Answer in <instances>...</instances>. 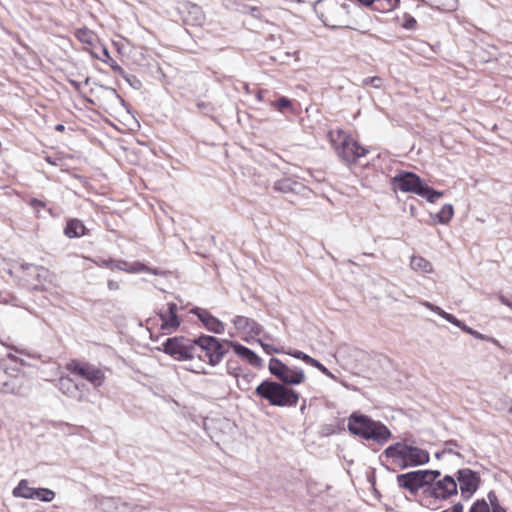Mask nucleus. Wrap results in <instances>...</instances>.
I'll return each instance as SVG.
<instances>
[{
  "instance_id": "nucleus-1",
  "label": "nucleus",
  "mask_w": 512,
  "mask_h": 512,
  "mask_svg": "<svg viewBox=\"0 0 512 512\" xmlns=\"http://www.w3.org/2000/svg\"><path fill=\"white\" fill-rule=\"evenodd\" d=\"M382 456L390 462L391 465L399 469H407L423 465L429 462L428 451L409 445L406 442H397L388 446L382 453Z\"/></svg>"
},
{
  "instance_id": "nucleus-2",
  "label": "nucleus",
  "mask_w": 512,
  "mask_h": 512,
  "mask_svg": "<svg viewBox=\"0 0 512 512\" xmlns=\"http://www.w3.org/2000/svg\"><path fill=\"white\" fill-rule=\"evenodd\" d=\"M348 430L366 440L383 444L391 437L390 430L380 421H375L359 412H353L348 418Z\"/></svg>"
},
{
  "instance_id": "nucleus-3",
  "label": "nucleus",
  "mask_w": 512,
  "mask_h": 512,
  "mask_svg": "<svg viewBox=\"0 0 512 512\" xmlns=\"http://www.w3.org/2000/svg\"><path fill=\"white\" fill-rule=\"evenodd\" d=\"M3 271L19 285L28 289H40L48 276V270L44 267L17 260L5 263Z\"/></svg>"
},
{
  "instance_id": "nucleus-4",
  "label": "nucleus",
  "mask_w": 512,
  "mask_h": 512,
  "mask_svg": "<svg viewBox=\"0 0 512 512\" xmlns=\"http://www.w3.org/2000/svg\"><path fill=\"white\" fill-rule=\"evenodd\" d=\"M255 394L269 402L272 406L293 407L299 400V394L291 388L273 382L263 381L255 389Z\"/></svg>"
},
{
  "instance_id": "nucleus-5",
  "label": "nucleus",
  "mask_w": 512,
  "mask_h": 512,
  "mask_svg": "<svg viewBox=\"0 0 512 512\" xmlns=\"http://www.w3.org/2000/svg\"><path fill=\"white\" fill-rule=\"evenodd\" d=\"M392 184L395 189L405 193H414L425 197L428 202L435 203L443 196V192L436 191L424 184L419 176L412 172H400L392 178Z\"/></svg>"
},
{
  "instance_id": "nucleus-6",
  "label": "nucleus",
  "mask_w": 512,
  "mask_h": 512,
  "mask_svg": "<svg viewBox=\"0 0 512 512\" xmlns=\"http://www.w3.org/2000/svg\"><path fill=\"white\" fill-rule=\"evenodd\" d=\"M0 392L25 397L30 392V383L17 368L9 367L5 360H0Z\"/></svg>"
},
{
  "instance_id": "nucleus-7",
  "label": "nucleus",
  "mask_w": 512,
  "mask_h": 512,
  "mask_svg": "<svg viewBox=\"0 0 512 512\" xmlns=\"http://www.w3.org/2000/svg\"><path fill=\"white\" fill-rule=\"evenodd\" d=\"M181 307L176 303L169 302L159 308L154 318L149 319L152 327H158L163 335L174 333L181 325L179 312Z\"/></svg>"
},
{
  "instance_id": "nucleus-8",
  "label": "nucleus",
  "mask_w": 512,
  "mask_h": 512,
  "mask_svg": "<svg viewBox=\"0 0 512 512\" xmlns=\"http://www.w3.org/2000/svg\"><path fill=\"white\" fill-rule=\"evenodd\" d=\"M162 351L173 359L185 361L195 357L196 339H189L183 336L167 338L162 343Z\"/></svg>"
},
{
  "instance_id": "nucleus-9",
  "label": "nucleus",
  "mask_w": 512,
  "mask_h": 512,
  "mask_svg": "<svg viewBox=\"0 0 512 512\" xmlns=\"http://www.w3.org/2000/svg\"><path fill=\"white\" fill-rule=\"evenodd\" d=\"M198 349L195 356L201 361L208 360L211 366L219 364L225 354L222 344L213 336H201L196 339Z\"/></svg>"
},
{
  "instance_id": "nucleus-10",
  "label": "nucleus",
  "mask_w": 512,
  "mask_h": 512,
  "mask_svg": "<svg viewBox=\"0 0 512 512\" xmlns=\"http://www.w3.org/2000/svg\"><path fill=\"white\" fill-rule=\"evenodd\" d=\"M440 476L438 470H417L400 474L396 477L399 487L416 493L423 486L430 484Z\"/></svg>"
},
{
  "instance_id": "nucleus-11",
  "label": "nucleus",
  "mask_w": 512,
  "mask_h": 512,
  "mask_svg": "<svg viewBox=\"0 0 512 512\" xmlns=\"http://www.w3.org/2000/svg\"><path fill=\"white\" fill-rule=\"evenodd\" d=\"M67 369L87 380L94 388L101 387L106 380V370L88 362L72 361Z\"/></svg>"
},
{
  "instance_id": "nucleus-12",
  "label": "nucleus",
  "mask_w": 512,
  "mask_h": 512,
  "mask_svg": "<svg viewBox=\"0 0 512 512\" xmlns=\"http://www.w3.org/2000/svg\"><path fill=\"white\" fill-rule=\"evenodd\" d=\"M269 371L280 381L289 385H298L305 379V373L303 369L296 366H288L277 358L270 359Z\"/></svg>"
},
{
  "instance_id": "nucleus-13",
  "label": "nucleus",
  "mask_w": 512,
  "mask_h": 512,
  "mask_svg": "<svg viewBox=\"0 0 512 512\" xmlns=\"http://www.w3.org/2000/svg\"><path fill=\"white\" fill-rule=\"evenodd\" d=\"M332 141L334 143L336 142L335 139ZM337 141L340 142V146L336 147L337 153L347 163L355 162L358 158L365 156L368 152L351 136L342 131L338 132Z\"/></svg>"
},
{
  "instance_id": "nucleus-14",
  "label": "nucleus",
  "mask_w": 512,
  "mask_h": 512,
  "mask_svg": "<svg viewBox=\"0 0 512 512\" xmlns=\"http://www.w3.org/2000/svg\"><path fill=\"white\" fill-rule=\"evenodd\" d=\"M456 479L464 500L470 499L480 485L479 474L469 468L459 469L456 472Z\"/></svg>"
},
{
  "instance_id": "nucleus-15",
  "label": "nucleus",
  "mask_w": 512,
  "mask_h": 512,
  "mask_svg": "<svg viewBox=\"0 0 512 512\" xmlns=\"http://www.w3.org/2000/svg\"><path fill=\"white\" fill-rule=\"evenodd\" d=\"M430 495L437 500H448L458 493V484L456 479L450 475L442 479H436L430 483Z\"/></svg>"
},
{
  "instance_id": "nucleus-16",
  "label": "nucleus",
  "mask_w": 512,
  "mask_h": 512,
  "mask_svg": "<svg viewBox=\"0 0 512 512\" xmlns=\"http://www.w3.org/2000/svg\"><path fill=\"white\" fill-rule=\"evenodd\" d=\"M191 313L196 315L202 324L211 332L221 334L225 330L224 324L214 317L210 312L205 309L196 307L191 309Z\"/></svg>"
},
{
  "instance_id": "nucleus-17",
  "label": "nucleus",
  "mask_w": 512,
  "mask_h": 512,
  "mask_svg": "<svg viewBox=\"0 0 512 512\" xmlns=\"http://www.w3.org/2000/svg\"><path fill=\"white\" fill-rule=\"evenodd\" d=\"M114 268L117 270H120V271H125L127 273L147 272V273H151L153 275H164L165 274L164 271H162L160 269H156V268H153V269L149 268L148 266H146L145 264H143L139 261L128 262L125 260H115Z\"/></svg>"
},
{
  "instance_id": "nucleus-18",
  "label": "nucleus",
  "mask_w": 512,
  "mask_h": 512,
  "mask_svg": "<svg viewBox=\"0 0 512 512\" xmlns=\"http://www.w3.org/2000/svg\"><path fill=\"white\" fill-rule=\"evenodd\" d=\"M233 324L238 331L246 333L252 337L259 336L262 333V326L255 320L245 316H236L233 319Z\"/></svg>"
},
{
  "instance_id": "nucleus-19",
  "label": "nucleus",
  "mask_w": 512,
  "mask_h": 512,
  "mask_svg": "<svg viewBox=\"0 0 512 512\" xmlns=\"http://www.w3.org/2000/svg\"><path fill=\"white\" fill-rule=\"evenodd\" d=\"M14 350L20 356L13 353H9L8 358L11 361L19 363L22 366H33L34 364L30 360H39L41 358L40 354L34 351H29L25 348H14Z\"/></svg>"
},
{
  "instance_id": "nucleus-20",
  "label": "nucleus",
  "mask_w": 512,
  "mask_h": 512,
  "mask_svg": "<svg viewBox=\"0 0 512 512\" xmlns=\"http://www.w3.org/2000/svg\"><path fill=\"white\" fill-rule=\"evenodd\" d=\"M186 10L185 21L193 26H201L205 22V14L202 8L194 3H187L184 6Z\"/></svg>"
},
{
  "instance_id": "nucleus-21",
  "label": "nucleus",
  "mask_w": 512,
  "mask_h": 512,
  "mask_svg": "<svg viewBox=\"0 0 512 512\" xmlns=\"http://www.w3.org/2000/svg\"><path fill=\"white\" fill-rule=\"evenodd\" d=\"M230 345L235 354L246 360L249 364L256 367L261 365V358L251 349L235 342H230Z\"/></svg>"
},
{
  "instance_id": "nucleus-22",
  "label": "nucleus",
  "mask_w": 512,
  "mask_h": 512,
  "mask_svg": "<svg viewBox=\"0 0 512 512\" xmlns=\"http://www.w3.org/2000/svg\"><path fill=\"white\" fill-rule=\"evenodd\" d=\"M410 268L417 273L429 274L434 271L433 265L426 258L414 255L410 259Z\"/></svg>"
},
{
  "instance_id": "nucleus-23",
  "label": "nucleus",
  "mask_w": 512,
  "mask_h": 512,
  "mask_svg": "<svg viewBox=\"0 0 512 512\" xmlns=\"http://www.w3.org/2000/svg\"><path fill=\"white\" fill-rule=\"evenodd\" d=\"M85 226L78 219H72L67 222L66 227L64 229V234L68 238H78L85 234Z\"/></svg>"
},
{
  "instance_id": "nucleus-24",
  "label": "nucleus",
  "mask_w": 512,
  "mask_h": 512,
  "mask_svg": "<svg viewBox=\"0 0 512 512\" xmlns=\"http://www.w3.org/2000/svg\"><path fill=\"white\" fill-rule=\"evenodd\" d=\"M34 487L29 485L28 480L22 479L19 481L18 485L13 489L12 494L14 497L24 498V499H34L35 493Z\"/></svg>"
},
{
  "instance_id": "nucleus-25",
  "label": "nucleus",
  "mask_w": 512,
  "mask_h": 512,
  "mask_svg": "<svg viewBox=\"0 0 512 512\" xmlns=\"http://www.w3.org/2000/svg\"><path fill=\"white\" fill-rule=\"evenodd\" d=\"M75 36L81 43L87 44L92 48H96V45L99 44L97 35L87 28H80L76 30Z\"/></svg>"
},
{
  "instance_id": "nucleus-26",
  "label": "nucleus",
  "mask_w": 512,
  "mask_h": 512,
  "mask_svg": "<svg viewBox=\"0 0 512 512\" xmlns=\"http://www.w3.org/2000/svg\"><path fill=\"white\" fill-rule=\"evenodd\" d=\"M59 390L67 396H75L77 392V385L69 377H62L58 381Z\"/></svg>"
},
{
  "instance_id": "nucleus-27",
  "label": "nucleus",
  "mask_w": 512,
  "mask_h": 512,
  "mask_svg": "<svg viewBox=\"0 0 512 512\" xmlns=\"http://www.w3.org/2000/svg\"><path fill=\"white\" fill-rule=\"evenodd\" d=\"M431 7L441 11L452 12L456 10L458 0H427Z\"/></svg>"
},
{
  "instance_id": "nucleus-28",
  "label": "nucleus",
  "mask_w": 512,
  "mask_h": 512,
  "mask_svg": "<svg viewBox=\"0 0 512 512\" xmlns=\"http://www.w3.org/2000/svg\"><path fill=\"white\" fill-rule=\"evenodd\" d=\"M299 184L291 178H283L275 182L274 188L283 193L296 191Z\"/></svg>"
},
{
  "instance_id": "nucleus-29",
  "label": "nucleus",
  "mask_w": 512,
  "mask_h": 512,
  "mask_svg": "<svg viewBox=\"0 0 512 512\" xmlns=\"http://www.w3.org/2000/svg\"><path fill=\"white\" fill-rule=\"evenodd\" d=\"M399 0H375L373 9L380 12H389L397 8Z\"/></svg>"
},
{
  "instance_id": "nucleus-30",
  "label": "nucleus",
  "mask_w": 512,
  "mask_h": 512,
  "mask_svg": "<svg viewBox=\"0 0 512 512\" xmlns=\"http://www.w3.org/2000/svg\"><path fill=\"white\" fill-rule=\"evenodd\" d=\"M454 215V209L451 204H445L437 213L436 218L439 223L447 224Z\"/></svg>"
},
{
  "instance_id": "nucleus-31",
  "label": "nucleus",
  "mask_w": 512,
  "mask_h": 512,
  "mask_svg": "<svg viewBox=\"0 0 512 512\" xmlns=\"http://www.w3.org/2000/svg\"><path fill=\"white\" fill-rule=\"evenodd\" d=\"M91 54L103 63H109V61H111L107 47L102 44H97L96 48H93V51H91Z\"/></svg>"
},
{
  "instance_id": "nucleus-32",
  "label": "nucleus",
  "mask_w": 512,
  "mask_h": 512,
  "mask_svg": "<svg viewBox=\"0 0 512 512\" xmlns=\"http://www.w3.org/2000/svg\"><path fill=\"white\" fill-rule=\"evenodd\" d=\"M55 498V492L48 488H36L34 499L42 502H51Z\"/></svg>"
},
{
  "instance_id": "nucleus-33",
  "label": "nucleus",
  "mask_w": 512,
  "mask_h": 512,
  "mask_svg": "<svg viewBox=\"0 0 512 512\" xmlns=\"http://www.w3.org/2000/svg\"><path fill=\"white\" fill-rule=\"evenodd\" d=\"M458 449H459V445L457 444V442L448 441V442H445L443 449H442V453L454 454L458 457H462V455L460 454Z\"/></svg>"
},
{
  "instance_id": "nucleus-34",
  "label": "nucleus",
  "mask_w": 512,
  "mask_h": 512,
  "mask_svg": "<svg viewBox=\"0 0 512 512\" xmlns=\"http://www.w3.org/2000/svg\"><path fill=\"white\" fill-rule=\"evenodd\" d=\"M469 512H491L489 504L484 500H477L470 507Z\"/></svg>"
},
{
  "instance_id": "nucleus-35",
  "label": "nucleus",
  "mask_w": 512,
  "mask_h": 512,
  "mask_svg": "<svg viewBox=\"0 0 512 512\" xmlns=\"http://www.w3.org/2000/svg\"><path fill=\"white\" fill-rule=\"evenodd\" d=\"M288 354L293 356L294 358H297V359H300V360L304 361L308 365H312L313 362L315 361L314 358H312L311 356H309V355H307L304 352L299 351V350L289 351Z\"/></svg>"
},
{
  "instance_id": "nucleus-36",
  "label": "nucleus",
  "mask_w": 512,
  "mask_h": 512,
  "mask_svg": "<svg viewBox=\"0 0 512 512\" xmlns=\"http://www.w3.org/2000/svg\"><path fill=\"white\" fill-rule=\"evenodd\" d=\"M382 83V78L378 76L367 77L362 80V86H372L377 89L381 88Z\"/></svg>"
},
{
  "instance_id": "nucleus-37",
  "label": "nucleus",
  "mask_w": 512,
  "mask_h": 512,
  "mask_svg": "<svg viewBox=\"0 0 512 512\" xmlns=\"http://www.w3.org/2000/svg\"><path fill=\"white\" fill-rule=\"evenodd\" d=\"M403 19H404V21L402 23L403 28H405L407 30H414L416 28L417 21L413 16L405 13L403 16Z\"/></svg>"
},
{
  "instance_id": "nucleus-38",
  "label": "nucleus",
  "mask_w": 512,
  "mask_h": 512,
  "mask_svg": "<svg viewBox=\"0 0 512 512\" xmlns=\"http://www.w3.org/2000/svg\"><path fill=\"white\" fill-rule=\"evenodd\" d=\"M272 106L280 112L291 106V101L286 97H281L279 100L272 102Z\"/></svg>"
},
{
  "instance_id": "nucleus-39",
  "label": "nucleus",
  "mask_w": 512,
  "mask_h": 512,
  "mask_svg": "<svg viewBox=\"0 0 512 512\" xmlns=\"http://www.w3.org/2000/svg\"><path fill=\"white\" fill-rule=\"evenodd\" d=\"M444 319L451 324L459 327L462 331L464 330L466 324L462 322L461 320L457 319L454 315L450 313H444Z\"/></svg>"
},
{
  "instance_id": "nucleus-40",
  "label": "nucleus",
  "mask_w": 512,
  "mask_h": 512,
  "mask_svg": "<svg viewBox=\"0 0 512 512\" xmlns=\"http://www.w3.org/2000/svg\"><path fill=\"white\" fill-rule=\"evenodd\" d=\"M463 331H464V332H466V333H468V334H470L471 336H473V337H474V338H476V339H480V340H489V337H488V336H486V335H484V334H482V333H480V332H478V331H476V330L472 329L471 327H469V326H467V325L465 326V328H464V330H463Z\"/></svg>"
},
{
  "instance_id": "nucleus-41",
  "label": "nucleus",
  "mask_w": 512,
  "mask_h": 512,
  "mask_svg": "<svg viewBox=\"0 0 512 512\" xmlns=\"http://www.w3.org/2000/svg\"><path fill=\"white\" fill-rule=\"evenodd\" d=\"M423 306L426 307L427 309L437 313L439 316H441L442 318H444V313H446L443 309H441L440 307L430 303V302H423Z\"/></svg>"
},
{
  "instance_id": "nucleus-42",
  "label": "nucleus",
  "mask_w": 512,
  "mask_h": 512,
  "mask_svg": "<svg viewBox=\"0 0 512 512\" xmlns=\"http://www.w3.org/2000/svg\"><path fill=\"white\" fill-rule=\"evenodd\" d=\"M487 498L489 500V507L491 506V509L493 510L494 508L500 506V503L498 501V498H497V495L494 491H490L488 494H487Z\"/></svg>"
},
{
  "instance_id": "nucleus-43",
  "label": "nucleus",
  "mask_w": 512,
  "mask_h": 512,
  "mask_svg": "<svg viewBox=\"0 0 512 512\" xmlns=\"http://www.w3.org/2000/svg\"><path fill=\"white\" fill-rule=\"evenodd\" d=\"M463 510H464L463 504L460 502H457L454 505H452L450 508L445 509L441 512H463Z\"/></svg>"
},
{
  "instance_id": "nucleus-44",
  "label": "nucleus",
  "mask_w": 512,
  "mask_h": 512,
  "mask_svg": "<svg viewBox=\"0 0 512 512\" xmlns=\"http://www.w3.org/2000/svg\"><path fill=\"white\" fill-rule=\"evenodd\" d=\"M30 205L38 212L41 208L45 207L44 202L36 198L31 199Z\"/></svg>"
},
{
  "instance_id": "nucleus-45",
  "label": "nucleus",
  "mask_w": 512,
  "mask_h": 512,
  "mask_svg": "<svg viewBox=\"0 0 512 512\" xmlns=\"http://www.w3.org/2000/svg\"><path fill=\"white\" fill-rule=\"evenodd\" d=\"M315 368H317L321 373H323L324 375H327L329 374V370L322 364L320 363L318 360L315 359V361L313 362V364L311 365Z\"/></svg>"
},
{
  "instance_id": "nucleus-46",
  "label": "nucleus",
  "mask_w": 512,
  "mask_h": 512,
  "mask_svg": "<svg viewBox=\"0 0 512 512\" xmlns=\"http://www.w3.org/2000/svg\"><path fill=\"white\" fill-rule=\"evenodd\" d=\"M259 343L260 345L262 346V348L267 352V353H272V352H275V353H278L279 351L275 348H273L271 345L267 344V343H264L262 340H259Z\"/></svg>"
},
{
  "instance_id": "nucleus-47",
  "label": "nucleus",
  "mask_w": 512,
  "mask_h": 512,
  "mask_svg": "<svg viewBox=\"0 0 512 512\" xmlns=\"http://www.w3.org/2000/svg\"><path fill=\"white\" fill-rule=\"evenodd\" d=\"M96 263L101 265V266H104V267L115 269L114 268L115 260H102L101 262H96Z\"/></svg>"
},
{
  "instance_id": "nucleus-48",
  "label": "nucleus",
  "mask_w": 512,
  "mask_h": 512,
  "mask_svg": "<svg viewBox=\"0 0 512 512\" xmlns=\"http://www.w3.org/2000/svg\"><path fill=\"white\" fill-rule=\"evenodd\" d=\"M498 299H499V301H500L503 305H505V306L509 307V308L512 310V301H511V300H509V299H508L507 297H505L504 295H500V296L498 297Z\"/></svg>"
},
{
  "instance_id": "nucleus-49",
  "label": "nucleus",
  "mask_w": 512,
  "mask_h": 512,
  "mask_svg": "<svg viewBox=\"0 0 512 512\" xmlns=\"http://www.w3.org/2000/svg\"><path fill=\"white\" fill-rule=\"evenodd\" d=\"M107 286L109 290H118L120 288V285L117 281L109 280L107 283Z\"/></svg>"
},
{
  "instance_id": "nucleus-50",
  "label": "nucleus",
  "mask_w": 512,
  "mask_h": 512,
  "mask_svg": "<svg viewBox=\"0 0 512 512\" xmlns=\"http://www.w3.org/2000/svg\"><path fill=\"white\" fill-rule=\"evenodd\" d=\"M114 71L121 70V67L111 58V61L107 63Z\"/></svg>"
},
{
  "instance_id": "nucleus-51",
  "label": "nucleus",
  "mask_w": 512,
  "mask_h": 512,
  "mask_svg": "<svg viewBox=\"0 0 512 512\" xmlns=\"http://www.w3.org/2000/svg\"><path fill=\"white\" fill-rule=\"evenodd\" d=\"M193 372H196V373H205V370L202 366H198L196 368H192L191 369Z\"/></svg>"
},
{
  "instance_id": "nucleus-52",
  "label": "nucleus",
  "mask_w": 512,
  "mask_h": 512,
  "mask_svg": "<svg viewBox=\"0 0 512 512\" xmlns=\"http://www.w3.org/2000/svg\"><path fill=\"white\" fill-rule=\"evenodd\" d=\"M492 512H506V510L500 505L492 510Z\"/></svg>"
},
{
  "instance_id": "nucleus-53",
  "label": "nucleus",
  "mask_w": 512,
  "mask_h": 512,
  "mask_svg": "<svg viewBox=\"0 0 512 512\" xmlns=\"http://www.w3.org/2000/svg\"><path fill=\"white\" fill-rule=\"evenodd\" d=\"M446 453H442V450L435 453V457L440 459L442 456H444Z\"/></svg>"
},
{
  "instance_id": "nucleus-54",
  "label": "nucleus",
  "mask_w": 512,
  "mask_h": 512,
  "mask_svg": "<svg viewBox=\"0 0 512 512\" xmlns=\"http://www.w3.org/2000/svg\"><path fill=\"white\" fill-rule=\"evenodd\" d=\"M56 130H57V131H63V130H64V126H63L62 124H58V125L56 126Z\"/></svg>"
},
{
  "instance_id": "nucleus-55",
  "label": "nucleus",
  "mask_w": 512,
  "mask_h": 512,
  "mask_svg": "<svg viewBox=\"0 0 512 512\" xmlns=\"http://www.w3.org/2000/svg\"><path fill=\"white\" fill-rule=\"evenodd\" d=\"M326 376L331 378V379H333V380L337 379L336 376L333 373H331V372H329V374H327Z\"/></svg>"
},
{
  "instance_id": "nucleus-56",
  "label": "nucleus",
  "mask_w": 512,
  "mask_h": 512,
  "mask_svg": "<svg viewBox=\"0 0 512 512\" xmlns=\"http://www.w3.org/2000/svg\"><path fill=\"white\" fill-rule=\"evenodd\" d=\"M304 409H305V404H303V405L301 406V411H303Z\"/></svg>"
}]
</instances>
